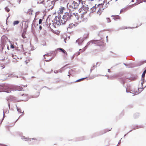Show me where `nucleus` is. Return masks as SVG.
I'll return each mask as SVG.
<instances>
[{
    "mask_svg": "<svg viewBox=\"0 0 146 146\" xmlns=\"http://www.w3.org/2000/svg\"><path fill=\"white\" fill-rule=\"evenodd\" d=\"M12 57L13 58V62H16L18 61L17 59H19V58H18L16 56L12 54Z\"/></svg>",
    "mask_w": 146,
    "mask_h": 146,
    "instance_id": "7",
    "label": "nucleus"
},
{
    "mask_svg": "<svg viewBox=\"0 0 146 146\" xmlns=\"http://www.w3.org/2000/svg\"><path fill=\"white\" fill-rule=\"evenodd\" d=\"M17 110L20 113H22L21 110L19 108L17 107Z\"/></svg>",
    "mask_w": 146,
    "mask_h": 146,
    "instance_id": "21",
    "label": "nucleus"
},
{
    "mask_svg": "<svg viewBox=\"0 0 146 146\" xmlns=\"http://www.w3.org/2000/svg\"><path fill=\"white\" fill-rule=\"evenodd\" d=\"M108 72H110V70L109 69L108 70Z\"/></svg>",
    "mask_w": 146,
    "mask_h": 146,
    "instance_id": "35",
    "label": "nucleus"
},
{
    "mask_svg": "<svg viewBox=\"0 0 146 146\" xmlns=\"http://www.w3.org/2000/svg\"><path fill=\"white\" fill-rule=\"evenodd\" d=\"M58 50H60L66 56L67 55V53L62 48H58L57 49Z\"/></svg>",
    "mask_w": 146,
    "mask_h": 146,
    "instance_id": "10",
    "label": "nucleus"
},
{
    "mask_svg": "<svg viewBox=\"0 0 146 146\" xmlns=\"http://www.w3.org/2000/svg\"><path fill=\"white\" fill-rule=\"evenodd\" d=\"M144 62H145V63H146V60L145 61H144Z\"/></svg>",
    "mask_w": 146,
    "mask_h": 146,
    "instance_id": "38",
    "label": "nucleus"
},
{
    "mask_svg": "<svg viewBox=\"0 0 146 146\" xmlns=\"http://www.w3.org/2000/svg\"><path fill=\"white\" fill-rule=\"evenodd\" d=\"M42 19H40L39 21V24H40L42 23Z\"/></svg>",
    "mask_w": 146,
    "mask_h": 146,
    "instance_id": "30",
    "label": "nucleus"
},
{
    "mask_svg": "<svg viewBox=\"0 0 146 146\" xmlns=\"http://www.w3.org/2000/svg\"><path fill=\"white\" fill-rule=\"evenodd\" d=\"M74 16H75V17H76L77 19H78L79 18L78 15L76 13H74L73 15H72L70 13L67 12L65 13L64 15L63 16L62 19L60 20H59L60 24H64L67 20L71 18V17H73Z\"/></svg>",
    "mask_w": 146,
    "mask_h": 146,
    "instance_id": "1",
    "label": "nucleus"
},
{
    "mask_svg": "<svg viewBox=\"0 0 146 146\" xmlns=\"http://www.w3.org/2000/svg\"><path fill=\"white\" fill-rule=\"evenodd\" d=\"M5 37L4 36H3L2 37V42H3V44H5V43L3 42V38Z\"/></svg>",
    "mask_w": 146,
    "mask_h": 146,
    "instance_id": "31",
    "label": "nucleus"
},
{
    "mask_svg": "<svg viewBox=\"0 0 146 146\" xmlns=\"http://www.w3.org/2000/svg\"><path fill=\"white\" fill-rule=\"evenodd\" d=\"M33 12V10L31 9H30L28 10L27 12V14L30 15H31L32 14Z\"/></svg>",
    "mask_w": 146,
    "mask_h": 146,
    "instance_id": "11",
    "label": "nucleus"
},
{
    "mask_svg": "<svg viewBox=\"0 0 146 146\" xmlns=\"http://www.w3.org/2000/svg\"><path fill=\"white\" fill-rule=\"evenodd\" d=\"M92 44H94L96 46L104 47V42L103 40H94L90 41Z\"/></svg>",
    "mask_w": 146,
    "mask_h": 146,
    "instance_id": "4",
    "label": "nucleus"
},
{
    "mask_svg": "<svg viewBox=\"0 0 146 146\" xmlns=\"http://www.w3.org/2000/svg\"><path fill=\"white\" fill-rule=\"evenodd\" d=\"M82 0H74L73 2L72 1H70L67 4L68 9L70 10L77 9Z\"/></svg>",
    "mask_w": 146,
    "mask_h": 146,
    "instance_id": "2",
    "label": "nucleus"
},
{
    "mask_svg": "<svg viewBox=\"0 0 146 146\" xmlns=\"http://www.w3.org/2000/svg\"><path fill=\"white\" fill-rule=\"evenodd\" d=\"M25 96V95L24 94H23V95H22V96Z\"/></svg>",
    "mask_w": 146,
    "mask_h": 146,
    "instance_id": "40",
    "label": "nucleus"
},
{
    "mask_svg": "<svg viewBox=\"0 0 146 146\" xmlns=\"http://www.w3.org/2000/svg\"><path fill=\"white\" fill-rule=\"evenodd\" d=\"M146 73V69L144 71L142 75V80H144V78L145 77V75Z\"/></svg>",
    "mask_w": 146,
    "mask_h": 146,
    "instance_id": "13",
    "label": "nucleus"
},
{
    "mask_svg": "<svg viewBox=\"0 0 146 146\" xmlns=\"http://www.w3.org/2000/svg\"><path fill=\"white\" fill-rule=\"evenodd\" d=\"M68 76H70L69 75H68Z\"/></svg>",
    "mask_w": 146,
    "mask_h": 146,
    "instance_id": "41",
    "label": "nucleus"
},
{
    "mask_svg": "<svg viewBox=\"0 0 146 146\" xmlns=\"http://www.w3.org/2000/svg\"><path fill=\"white\" fill-rule=\"evenodd\" d=\"M3 91V92H8V93H9V92L8 91H7L6 90H5V91Z\"/></svg>",
    "mask_w": 146,
    "mask_h": 146,
    "instance_id": "33",
    "label": "nucleus"
},
{
    "mask_svg": "<svg viewBox=\"0 0 146 146\" xmlns=\"http://www.w3.org/2000/svg\"><path fill=\"white\" fill-rule=\"evenodd\" d=\"M88 10V7H86L83 6L79 10V12L82 13V15L81 16L82 18L83 17V14L84 15L86 14Z\"/></svg>",
    "mask_w": 146,
    "mask_h": 146,
    "instance_id": "5",
    "label": "nucleus"
},
{
    "mask_svg": "<svg viewBox=\"0 0 146 146\" xmlns=\"http://www.w3.org/2000/svg\"><path fill=\"white\" fill-rule=\"evenodd\" d=\"M11 48H14L15 46L13 44H11L10 46Z\"/></svg>",
    "mask_w": 146,
    "mask_h": 146,
    "instance_id": "26",
    "label": "nucleus"
},
{
    "mask_svg": "<svg viewBox=\"0 0 146 146\" xmlns=\"http://www.w3.org/2000/svg\"><path fill=\"white\" fill-rule=\"evenodd\" d=\"M21 1V0H19V3H20Z\"/></svg>",
    "mask_w": 146,
    "mask_h": 146,
    "instance_id": "34",
    "label": "nucleus"
},
{
    "mask_svg": "<svg viewBox=\"0 0 146 146\" xmlns=\"http://www.w3.org/2000/svg\"><path fill=\"white\" fill-rule=\"evenodd\" d=\"M26 31H23V33L22 35V36L23 38H25L26 37V36H25V34H26Z\"/></svg>",
    "mask_w": 146,
    "mask_h": 146,
    "instance_id": "15",
    "label": "nucleus"
},
{
    "mask_svg": "<svg viewBox=\"0 0 146 146\" xmlns=\"http://www.w3.org/2000/svg\"><path fill=\"white\" fill-rule=\"evenodd\" d=\"M127 28H128L126 26H124L122 27H121L120 28H119V30H123V29H127Z\"/></svg>",
    "mask_w": 146,
    "mask_h": 146,
    "instance_id": "19",
    "label": "nucleus"
},
{
    "mask_svg": "<svg viewBox=\"0 0 146 146\" xmlns=\"http://www.w3.org/2000/svg\"><path fill=\"white\" fill-rule=\"evenodd\" d=\"M112 0H104L103 3H104L105 4H106V6L107 5V3H109V2L111 1Z\"/></svg>",
    "mask_w": 146,
    "mask_h": 146,
    "instance_id": "17",
    "label": "nucleus"
},
{
    "mask_svg": "<svg viewBox=\"0 0 146 146\" xmlns=\"http://www.w3.org/2000/svg\"><path fill=\"white\" fill-rule=\"evenodd\" d=\"M59 82H60V80H59V81L57 80L56 81V83H58Z\"/></svg>",
    "mask_w": 146,
    "mask_h": 146,
    "instance_id": "36",
    "label": "nucleus"
},
{
    "mask_svg": "<svg viewBox=\"0 0 146 146\" xmlns=\"http://www.w3.org/2000/svg\"><path fill=\"white\" fill-rule=\"evenodd\" d=\"M85 79V78H81V79H80L79 80H76L75 82H78L79 81H82L84 79Z\"/></svg>",
    "mask_w": 146,
    "mask_h": 146,
    "instance_id": "24",
    "label": "nucleus"
},
{
    "mask_svg": "<svg viewBox=\"0 0 146 146\" xmlns=\"http://www.w3.org/2000/svg\"><path fill=\"white\" fill-rule=\"evenodd\" d=\"M48 56V55H46V54H45L44 55V59L46 60L47 61H51V59H48L47 58H46V56Z\"/></svg>",
    "mask_w": 146,
    "mask_h": 146,
    "instance_id": "18",
    "label": "nucleus"
},
{
    "mask_svg": "<svg viewBox=\"0 0 146 146\" xmlns=\"http://www.w3.org/2000/svg\"><path fill=\"white\" fill-rule=\"evenodd\" d=\"M107 20L108 23L110 22H111V20L109 18H108L107 19Z\"/></svg>",
    "mask_w": 146,
    "mask_h": 146,
    "instance_id": "29",
    "label": "nucleus"
},
{
    "mask_svg": "<svg viewBox=\"0 0 146 146\" xmlns=\"http://www.w3.org/2000/svg\"><path fill=\"white\" fill-rule=\"evenodd\" d=\"M30 62V61L29 60H27L25 61V63L26 64H27L28 63Z\"/></svg>",
    "mask_w": 146,
    "mask_h": 146,
    "instance_id": "22",
    "label": "nucleus"
},
{
    "mask_svg": "<svg viewBox=\"0 0 146 146\" xmlns=\"http://www.w3.org/2000/svg\"><path fill=\"white\" fill-rule=\"evenodd\" d=\"M75 26V25L74 24H73L72 23L70 24L69 25V27L70 28H72L73 27H74Z\"/></svg>",
    "mask_w": 146,
    "mask_h": 146,
    "instance_id": "20",
    "label": "nucleus"
},
{
    "mask_svg": "<svg viewBox=\"0 0 146 146\" xmlns=\"http://www.w3.org/2000/svg\"><path fill=\"white\" fill-rule=\"evenodd\" d=\"M134 5H132V6H134Z\"/></svg>",
    "mask_w": 146,
    "mask_h": 146,
    "instance_id": "42",
    "label": "nucleus"
},
{
    "mask_svg": "<svg viewBox=\"0 0 146 146\" xmlns=\"http://www.w3.org/2000/svg\"><path fill=\"white\" fill-rule=\"evenodd\" d=\"M20 23V21H13V25H18Z\"/></svg>",
    "mask_w": 146,
    "mask_h": 146,
    "instance_id": "14",
    "label": "nucleus"
},
{
    "mask_svg": "<svg viewBox=\"0 0 146 146\" xmlns=\"http://www.w3.org/2000/svg\"><path fill=\"white\" fill-rule=\"evenodd\" d=\"M85 49L83 48L82 49H80L79 50L81 52H84L85 50Z\"/></svg>",
    "mask_w": 146,
    "mask_h": 146,
    "instance_id": "28",
    "label": "nucleus"
},
{
    "mask_svg": "<svg viewBox=\"0 0 146 146\" xmlns=\"http://www.w3.org/2000/svg\"><path fill=\"white\" fill-rule=\"evenodd\" d=\"M5 10L7 12H8L10 11V9L9 8L7 7H6L5 8Z\"/></svg>",
    "mask_w": 146,
    "mask_h": 146,
    "instance_id": "23",
    "label": "nucleus"
},
{
    "mask_svg": "<svg viewBox=\"0 0 146 146\" xmlns=\"http://www.w3.org/2000/svg\"><path fill=\"white\" fill-rule=\"evenodd\" d=\"M129 79V78H121L120 80V82L121 83L123 84H124L125 83L127 82V79Z\"/></svg>",
    "mask_w": 146,
    "mask_h": 146,
    "instance_id": "8",
    "label": "nucleus"
},
{
    "mask_svg": "<svg viewBox=\"0 0 146 146\" xmlns=\"http://www.w3.org/2000/svg\"><path fill=\"white\" fill-rule=\"evenodd\" d=\"M78 53V54L77 55H79L80 54V52H79Z\"/></svg>",
    "mask_w": 146,
    "mask_h": 146,
    "instance_id": "37",
    "label": "nucleus"
},
{
    "mask_svg": "<svg viewBox=\"0 0 146 146\" xmlns=\"http://www.w3.org/2000/svg\"><path fill=\"white\" fill-rule=\"evenodd\" d=\"M139 115L138 114H136L134 115V117L135 118H136L137 117V116H138Z\"/></svg>",
    "mask_w": 146,
    "mask_h": 146,
    "instance_id": "27",
    "label": "nucleus"
},
{
    "mask_svg": "<svg viewBox=\"0 0 146 146\" xmlns=\"http://www.w3.org/2000/svg\"><path fill=\"white\" fill-rule=\"evenodd\" d=\"M17 89L19 91H22V90L23 89L22 88H21L19 87Z\"/></svg>",
    "mask_w": 146,
    "mask_h": 146,
    "instance_id": "25",
    "label": "nucleus"
},
{
    "mask_svg": "<svg viewBox=\"0 0 146 146\" xmlns=\"http://www.w3.org/2000/svg\"><path fill=\"white\" fill-rule=\"evenodd\" d=\"M111 17L114 19H120V17L118 15H113L111 16Z\"/></svg>",
    "mask_w": 146,
    "mask_h": 146,
    "instance_id": "12",
    "label": "nucleus"
},
{
    "mask_svg": "<svg viewBox=\"0 0 146 146\" xmlns=\"http://www.w3.org/2000/svg\"><path fill=\"white\" fill-rule=\"evenodd\" d=\"M39 29H40V30H41L42 29V26L40 25L39 26Z\"/></svg>",
    "mask_w": 146,
    "mask_h": 146,
    "instance_id": "32",
    "label": "nucleus"
},
{
    "mask_svg": "<svg viewBox=\"0 0 146 146\" xmlns=\"http://www.w3.org/2000/svg\"><path fill=\"white\" fill-rule=\"evenodd\" d=\"M65 8L63 7H61L59 9L58 13L59 14H62L64 11L65 10Z\"/></svg>",
    "mask_w": 146,
    "mask_h": 146,
    "instance_id": "9",
    "label": "nucleus"
},
{
    "mask_svg": "<svg viewBox=\"0 0 146 146\" xmlns=\"http://www.w3.org/2000/svg\"><path fill=\"white\" fill-rule=\"evenodd\" d=\"M96 9H98V7H97V6H96V5L94 6L93 7L90 9V12L93 13L95 12Z\"/></svg>",
    "mask_w": 146,
    "mask_h": 146,
    "instance_id": "6",
    "label": "nucleus"
},
{
    "mask_svg": "<svg viewBox=\"0 0 146 146\" xmlns=\"http://www.w3.org/2000/svg\"><path fill=\"white\" fill-rule=\"evenodd\" d=\"M9 48L8 47H7V49H8V50H9Z\"/></svg>",
    "mask_w": 146,
    "mask_h": 146,
    "instance_id": "39",
    "label": "nucleus"
},
{
    "mask_svg": "<svg viewBox=\"0 0 146 146\" xmlns=\"http://www.w3.org/2000/svg\"><path fill=\"white\" fill-rule=\"evenodd\" d=\"M98 7V10L97 13V15L98 16H100L102 14L103 12V10L106 8V4L104 3L100 4L97 5Z\"/></svg>",
    "mask_w": 146,
    "mask_h": 146,
    "instance_id": "3",
    "label": "nucleus"
},
{
    "mask_svg": "<svg viewBox=\"0 0 146 146\" xmlns=\"http://www.w3.org/2000/svg\"><path fill=\"white\" fill-rule=\"evenodd\" d=\"M136 1H137L138 3H139L143 2V1H145V0H136ZM135 1V0H131V2H134Z\"/></svg>",
    "mask_w": 146,
    "mask_h": 146,
    "instance_id": "16",
    "label": "nucleus"
},
{
    "mask_svg": "<svg viewBox=\"0 0 146 146\" xmlns=\"http://www.w3.org/2000/svg\"><path fill=\"white\" fill-rule=\"evenodd\" d=\"M82 40V41H83V40Z\"/></svg>",
    "mask_w": 146,
    "mask_h": 146,
    "instance_id": "43",
    "label": "nucleus"
}]
</instances>
